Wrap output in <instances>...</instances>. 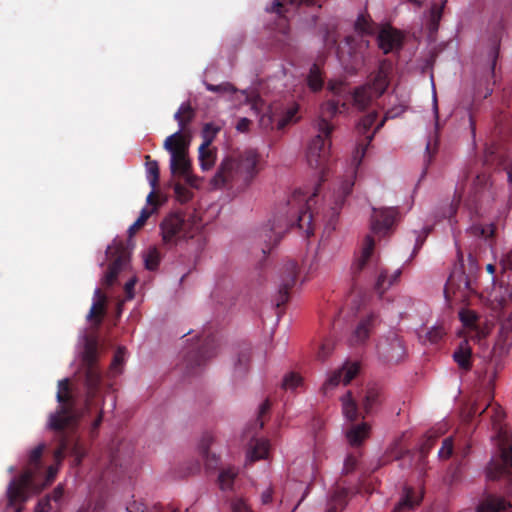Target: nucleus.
<instances>
[{
    "label": "nucleus",
    "instance_id": "25",
    "mask_svg": "<svg viewBox=\"0 0 512 512\" xmlns=\"http://www.w3.org/2000/svg\"><path fill=\"white\" fill-rule=\"evenodd\" d=\"M213 440L214 438L212 434L206 433L202 436L198 447L199 453L205 462L207 470H215L220 462V459L216 454L209 452V447L213 443Z\"/></svg>",
    "mask_w": 512,
    "mask_h": 512
},
{
    "label": "nucleus",
    "instance_id": "64",
    "mask_svg": "<svg viewBox=\"0 0 512 512\" xmlns=\"http://www.w3.org/2000/svg\"><path fill=\"white\" fill-rule=\"evenodd\" d=\"M500 262L504 269L512 271V248L503 253Z\"/></svg>",
    "mask_w": 512,
    "mask_h": 512
},
{
    "label": "nucleus",
    "instance_id": "6",
    "mask_svg": "<svg viewBox=\"0 0 512 512\" xmlns=\"http://www.w3.org/2000/svg\"><path fill=\"white\" fill-rule=\"evenodd\" d=\"M397 115L398 114L394 113L393 111H388L385 114L384 118L377 124V126L375 127L374 132L371 135H368L366 137L367 143L366 144H359L356 147V149H355V151L353 153V156H352L351 167L346 172V175H345L344 179H342L337 184V187H335L333 189L332 196H331L332 199H333V204L331 206V211H332L331 212V217L332 218L338 215L340 209L342 208V206H343V204L345 202L346 197L349 196L350 193L352 192V189H353V186H354V183H355L357 169L361 165V162H362L363 158L365 157L367 147H368L369 143L372 141V139L374 137V134L378 130L381 129V127L384 125L386 119L394 118Z\"/></svg>",
    "mask_w": 512,
    "mask_h": 512
},
{
    "label": "nucleus",
    "instance_id": "33",
    "mask_svg": "<svg viewBox=\"0 0 512 512\" xmlns=\"http://www.w3.org/2000/svg\"><path fill=\"white\" fill-rule=\"evenodd\" d=\"M373 97L376 96L372 92L371 87L367 85L358 87L352 94L353 105L359 110H364L370 104Z\"/></svg>",
    "mask_w": 512,
    "mask_h": 512
},
{
    "label": "nucleus",
    "instance_id": "44",
    "mask_svg": "<svg viewBox=\"0 0 512 512\" xmlns=\"http://www.w3.org/2000/svg\"><path fill=\"white\" fill-rule=\"evenodd\" d=\"M335 30H336L335 23L326 24L325 26L320 27V33L322 35L323 44L328 48L334 47L337 43V39L335 36Z\"/></svg>",
    "mask_w": 512,
    "mask_h": 512
},
{
    "label": "nucleus",
    "instance_id": "37",
    "mask_svg": "<svg viewBox=\"0 0 512 512\" xmlns=\"http://www.w3.org/2000/svg\"><path fill=\"white\" fill-rule=\"evenodd\" d=\"M239 470L236 467L229 466L222 469L218 476L219 487L223 491L231 490L233 488L234 480L236 479Z\"/></svg>",
    "mask_w": 512,
    "mask_h": 512
},
{
    "label": "nucleus",
    "instance_id": "45",
    "mask_svg": "<svg viewBox=\"0 0 512 512\" xmlns=\"http://www.w3.org/2000/svg\"><path fill=\"white\" fill-rule=\"evenodd\" d=\"M499 49H500V40L497 36H495L494 38H492L488 52H487L488 61H489V69H490L491 73H494V71H495L496 61L499 56Z\"/></svg>",
    "mask_w": 512,
    "mask_h": 512
},
{
    "label": "nucleus",
    "instance_id": "12",
    "mask_svg": "<svg viewBox=\"0 0 512 512\" xmlns=\"http://www.w3.org/2000/svg\"><path fill=\"white\" fill-rule=\"evenodd\" d=\"M105 254L106 258L115 257L103 277L104 284L111 286L116 280L118 273L128 264L129 252L122 242L114 240L113 244L107 247Z\"/></svg>",
    "mask_w": 512,
    "mask_h": 512
},
{
    "label": "nucleus",
    "instance_id": "9",
    "mask_svg": "<svg viewBox=\"0 0 512 512\" xmlns=\"http://www.w3.org/2000/svg\"><path fill=\"white\" fill-rule=\"evenodd\" d=\"M355 30L362 35L373 33L371 23L363 15H360L355 21ZM355 41L356 39L353 36H347L345 38V43L349 47V54L352 57L351 65H346L345 69L351 72H355L364 63L362 50L367 49L369 46V41L363 36H360L357 47L354 46Z\"/></svg>",
    "mask_w": 512,
    "mask_h": 512
},
{
    "label": "nucleus",
    "instance_id": "26",
    "mask_svg": "<svg viewBox=\"0 0 512 512\" xmlns=\"http://www.w3.org/2000/svg\"><path fill=\"white\" fill-rule=\"evenodd\" d=\"M459 368L468 371L472 367V348L468 340H462L452 354Z\"/></svg>",
    "mask_w": 512,
    "mask_h": 512
},
{
    "label": "nucleus",
    "instance_id": "4",
    "mask_svg": "<svg viewBox=\"0 0 512 512\" xmlns=\"http://www.w3.org/2000/svg\"><path fill=\"white\" fill-rule=\"evenodd\" d=\"M259 155L253 149H246L227 156L213 178L216 187H225L235 192H242L248 188L259 169Z\"/></svg>",
    "mask_w": 512,
    "mask_h": 512
},
{
    "label": "nucleus",
    "instance_id": "2",
    "mask_svg": "<svg viewBox=\"0 0 512 512\" xmlns=\"http://www.w3.org/2000/svg\"><path fill=\"white\" fill-rule=\"evenodd\" d=\"M318 191L319 186L315 187L311 195L302 189L295 190L286 203L278 208L268 224L261 228L259 236L266 243L268 251L279 243L283 234L290 227L295 225L306 236L309 237L313 234L315 219L312 213V203H314V197Z\"/></svg>",
    "mask_w": 512,
    "mask_h": 512
},
{
    "label": "nucleus",
    "instance_id": "29",
    "mask_svg": "<svg viewBox=\"0 0 512 512\" xmlns=\"http://www.w3.org/2000/svg\"><path fill=\"white\" fill-rule=\"evenodd\" d=\"M269 441L263 438L253 439L251 448L247 452V461L254 462L257 460L265 459L269 453Z\"/></svg>",
    "mask_w": 512,
    "mask_h": 512
},
{
    "label": "nucleus",
    "instance_id": "52",
    "mask_svg": "<svg viewBox=\"0 0 512 512\" xmlns=\"http://www.w3.org/2000/svg\"><path fill=\"white\" fill-rule=\"evenodd\" d=\"M302 384V378L294 373L290 372L286 374L282 381V388L285 390H295L297 387H299Z\"/></svg>",
    "mask_w": 512,
    "mask_h": 512
},
{
    "label": "nucleus",
    "instance_id": "60",
    "mask_svg": "<svg viewBox=\"0 0 512 512\" xmlns=\"http://www.w3.org/2000/svg\"><path fill=\"white\" fill-rule=\"evenodd\" d=\"M347 494L348 491L345 488H337L331 497L333 505L336 507L344 505Z\"/></svg>",
    "mask_w": 512,
    "mask_h": 512
},
{
    "label": "nucleus",
    "instance_id": "36",
    "mask_svg": "<svg viewBox=\"0 0 512 512\" xmlns=\"http://www.w3.org/2000/svg\"><path fill=\"white\" fill-rule=\"evenodd\" d=\"M447 0H441V4H433L428 12L427 26L430 33L437 32L439 28V22L442 18L443 8L446 5Z\"/></svg>",
    "mask_w": 512,
    "mask_h": 512
},
{
    "label": "nucleus",
    "instance_id": "11",
    "mask_svg": "<svg viewBox=\"0 0 512 512\" xmlns=\"http://www.w3.org/2000/svg\"><path fill=\"white\" fill-rule=\"evenodd\" d=\"M494 199L492 184L485 173L477 174L467 191V205L474 206L475 211L479 205L489 203Z\"/></svg>",
    "mask_w": 512,
    "mask_h": 512
},
{
    "label": "nucleus",
    "instance_id": "54",
    "mask_svg": "<svg viewBox=\"0 0 512 512\" xmlns=\"http://www.w3.org/2000/svg\"><path fill=\"white\" fill-rule=\"evenodd\" d=\"M205 87L208 91L214 93H234L236 92L235 87L229 82H223L218 85L205 83Z\"/></svg>",
    "mask_w": 512,
    "mask_h": 512
},
{
    "label": "nucleus",
    "instance_id": "8",
    "mask_svg": "<svg viewBox=\"0 0 512 512\" xmlns=\"http://www.w3.org/2000/svg\"><path fill=\"white\" fill-rule=\"evenodd\" d=\"M162 238L167 245H177L182 240L193 238L199 227L179 213L168 215L161 223Z\"/></svg>",
    "mask_w": 512,
    "mask_h": 512
},
{
    "label": "nucleus",
    "instance_id": "56",
    "mask_svg": "<svg viewBox=\"0 0 512 512\" xmlns=\"http://www.w3.org/2000/svg\"><path fill=\"white\" fill-rule=\"evenodd\" d=\"M453 449H454L453 437L445 438L442 442V446H441L440 450L438 451L439 458L443 459V460L448 459L452 455Z\"/></svg>",
    "mask_w": 512,
    "mask_h": 512
},
{
    "label": "nucleus",
    "instance_id": "27",
    "mask_svg": "<svg viewBox=\"0 0 512 512\" xmlns=\"http://www.w3.org/2000/svg\"><path fill=\"white\" fill-rule=\"evenodd\" d=\"M375 241L371 235H366L361 248L360 257L354 262L352 270L354 274L360 273L367 266L374 251Z\"/></svg>",
    "mask_w": 512,
    "mask_h": 512
},
{
    "label": "nucleus",
    "instance_id": "63",
    "mask_svg": "<svg viewBox=\"0 0 512 512\" xmlns=\"http://www.w3.org/2000/svg\"><path fill=\"white\" fill-rule=\"evenodd\" d=\"M232 512H253L249 505L242 498H237L232 502Z\"/></svg>",
    "mask_w": 512,
    "mask_h": 512
},
{
    "label": "nucleus",
    "instance_id": "1",
    "mask_svg": "<svg viewBox=\"0 0 512 512\" xmlns=\"http://www.w3.org/2000/svg\"><path fill=\"white\" fill-rule=\"evenodd\" d=\"M46 448L45 443H39L30 449L23 463V472L18 478L9 482L6 490L8 507L13 512H20V505L24 503L29 495L38 492L48 485L55 478L58 466L66 455L74 458L75 466L80 465L86 455V449L78 439L65 438L54 452L55 465L44 467L42 455Z\"/></svg>",
    "mask_w": 512,
    "mask_h": 512
},
{
    "label": "nucleus",
    "instance_id": "55",
    "mask_svg": "<svg viewBox=\"0 0 512 512\" xmlns=\"http://www.w3.org/2000/svg\"><path fill=\"white\" fill-rule=\"evenodd\" d=\"M104 302H105V296H103L101 294V291H100L99 288H95V290H94V297H93V303H92L90 311H89V313L87 315V318L88 319L92 318L95 315L96 310L98 308H102L103 307Z\"/></svg>",
    "mask_w": 512,
    "mask_h": 512
},
{
    "label": "nucleus",
    "instance_id": "58",
    "mask_svg": "<svg viewBox=\"0 0 512 512\" xmlns=\"http://www.w3.org/2000/svg\"><path fill=\"white\" fill-rule=\"evenodd\" d=\"M472 230L475 232V234H478L484 238L492 237L495 233V226L494 224L490 223L487 225H474L472 226Z\"/></svg>",
    "mask_w": 512,
    "mask_h": 512
},
{
    "label": "nucleus",
    "instance_id": "17",
    "mask_svg": "<svg viewBox=\"0 0 512 512\" xmlns=\"http://www.w3.org/2000/svg\"><path fill=\"white\" fill-rule=\"evenodd\" d=\"M397 213V209L393 207L381 209L374 208L373 215L371 217L372 233L378 236H385L393 227Z\"/></svg>",
    "mask_w": 512,
    "mask_h": 512
},
{
    "label": "nucleus",
    "instance_id": "47",
    "mask_svg": "<svg viewBox=\"0 0 512 512\" xmlns=\"http://www.w3.org/2000/svg\"><path fill=\"white\" fill-rule=\"evenodd\" d=\"M125 359L126 349L124 347H119L114 354V358L110 366V373L113 375L120 374L122 372V366Z\"/></svg>",
    "mask_w": 512,
    "mask_h": 512
},
{
    "label": "nucleus",
    "instance_id": "34",
    "mask_svg": "<svg viewBox=\"0 0 512 512\" xmlns=\"http://www.w3.org/2000/svg\"><path fill=\"white\" fill-rule=\"evenodd\" d=\"M421 498L422 496L418 495L412 488H405L402 498L392 512H402L406 509H413L420 503Z\"/></svg>",
    "mask_w": 512,
    "mask_h": 512
},
{
    "label": "nucleus",
    "instance_id": "43",
    "mask_svg": "<svg viewBox=\"0 0 512 512\" xmlns=\"http://www.w3.org/2000/svg\"><path fill=\"white\" fill-rule=\"evenodd\" d=\"M221 130V126L210 122L206 123L202 129L201 135L203 138L202 149L204 147H209L211 143L213 142L214 138L216 137L217 133Z\"/></svg>",
    "mask_w": 512,
    "mask_h": 512
},
{
    "label": "nucleus",
    "instance_id": "15",
    "mask_svg": "<svg viewBox=\"0 0 512 512\" xmlns=\"http://www.w3.org/2000/svg\"><path fill=\"white\" fill-rule=\"evenodd\" d=\"M298 275V266L295 261H287L279 270V284L275 296L277 307L284 305L289 299V291L295 285Z\"/></svg>",
    "mask_w": 512,
    "mask_h": 512
},
{
    "label": "nucleus",
    "instance_id": "7",
    "mask_svg": "<svg viewBox=\"0 0 512 512\" xmlns=\"http://www.w3.org/2000/svg\"><path fill=\"white\" fill-rule=\"evenodd\" d=\"M56 399L60 406L55 413L50 414L48 427L55 431H63L72 427L77 421V414L74 411L75 403L69 392L67 378L58 381Z\"/></svg>",
    "mask_w": 512,
    "mask_h": 512
},
{
    "label": "nucleus",
    "instance_id": "22",
    "mask_svg": "<svg viewBox=\"0 0 512 512\" xmlns=\"http://www.w3.org/2000/svg\"><path fill=\"white\" fill-rule=\"evenodd\" d=\"M376 319L377 317L373 313L362 319L349 339L350 344L360 345L364 343L369 338L370 332L375 326Z\"/></svg>",
    "mask_w": 512,
    "mask_h": 512
},
{
    "label": "nucleus",
    "instance_id": "23",
    "mask_svg": "<svg viewBox=\"0 0 512 512\" xmlns=\"http://www.w3.org/2000/svg\"><path fill=\"white\" fill-rule=\"evenodd\" d=\"M297 111L298 107L296 105L287 108L283 115H275L269 111L261 117L260 121L262 125H276L279 129H283L287 124L294 121Z\"/></svg>",
    "mask_w": 512,
    "mask_h": 512
},
{
    "label": "nucleus",
    "instance_id": "13",
    "mask_svg": "<svg viewBox=\"0 0 512 512\" xmlns=\"http://www.w3.org/2000/svg\"><path fill=\"white\" fill-rule=\"evenodd\" d=\"M377 352L384 361L397 363L404 358L406 348L399 335L394 331H390L378 342Z\"/></svg>",
    "mask_w": 512,
    "mask_h": 512
},
{
    "label": "nucleus",
    "instance_id": "10",
    "mask_svg": "<svg viewBox=\"0 0 512 512\" xmlns=\"http://www.w3.org/2000/svg\"><path fill=\"white\" fill-rule=\"evenodd\" d=\"M83 362L85 365V377H86V386H87V394L88 400L95 396L97 393L102 375L97 367V349L93 344H87L85 347V351L83 354ZM89 405V403H87Z\"/></svg>",
    "mask_w": 512,
    "mask_h": 512
},
{
    "label": "nucleus",
    "instance_id": "46",
    "mask_svg": "<svg viewBox=\"0 0 512 512\" xmlns=\"http://www.w3.org/2000/svg\"><path fill=\"white\" fill-rule=\"evenodd\" d=\"M125 359L126 349L124 347H119L114 354V358L110 366V373L113 375L120 374L122 372V366Z\"/></svg>",
    "mask_w": 512,
    "mask_h": 512
},
{
    "label": "nucleus",
    "instance_id": "51",
    "mask_svg": "<svg viewBox=\"0 0 512 512\" xmlns=\"http://www.w3.org/2000/svg\"><path fill=\"white\" fill-rule=\"evenodd\" d=\"M175 198L180 203H187L193 196L192 191L181 183H175L173 186Z\"/></svg>",
    "mask_w": 512,
    "mask_h": 512
},
{
    "label": "nucleus",
    "instance_id": "5",
    "mask_svg": "<svg viewBox=\"0 0 512 512\" xmlns=\"http://www.w3.org/2000/svg\"><path fill=\"white\" fill-rule=\"evenodd\" d=\"M347 110V105H341L338 100L330 99L320 106L318 117L312 122L316 135L310 140L306 158L310 167L323 168L328 160L331 148V135L334 125L330 119Z\"/></svg>",
    "mask_w": 512,
    "mask_h": 512
},
{
    "label": "nucleus",
    "instance_id": "21",
    "mask_svg": "<svg viewBox=\"0 0 512 512\" xmlns=\"http://www.w3.org/2000/svg\"><path fill=\"white\" fill-rule=\"evenodd\" d=\"M218 346V339L216 335L209 334L205 336L202 346L194 354L193 359L188 360L189 365L191 367L203 365L207 360L216 356Z\"/></svg>",
    "mask_w": 512,
    "mask_h": 512
},
{
    "label": "nucleus",
    "instance_id": "24",
    "mask_svg": "<svg viewBox=\"0 0 512 512\" xmlns=\"http://www.w3.org/2000/svg\"><path fill=\"white\" fill-rule=\"evenodd\" d=\"M476 512H512V505L501 496L489 495L480 503Z\"/></svg>",
    "mask_w": 512,
    "mask_h": 512
},
{
    "label": "nucleus",
    "instance_id": "16",
    "mask_svg": "<svg viewBox=\"0 0 512 512\" xmlns=\"http://www.w3.org/2000/svg\"><path fill=\"white\" fill-rule=\"evenodd\" d=\"M471 279L461 267H455L444 288L446 298L453 294L458 300L466 299L473 292Z\"/></svg>",
    "mask_w": 512,
    "mask_h": 512
},
{
    "label": "nucleus",
    "instance_id": "39",
    "mask_svg": "<svg viewBox=\"0 0 512 512\" xmlns=\"http://www.w3.org/2000/svg\"><path fill=\"white\" fill-rule=\"evenodd\" d=\"M402 271L401 269H397L393 272V274L388 278L386 271H381L377 277V281L375 284V289L383 294L386 289H388L391 285L398 281L400 278Z\"/></svg>",
    "mask_w": 512,
    "mask_h": 512
},
{
    "label": "nucleus",
    "instance_id": "14",
    "mask_svg": "<svg viewBox=\"0 0 512 512\" xmlns=\"http://www.w3.org/2000/svg\"><path fill=\"white\" fill-rule=\"evenodd\" d=\"M170 154L169 167L172 174H179L190 181L191 162L187 155V145L185 141L177 140L175 144H170V148H164Z\"/></svg>",
    "mask_w": 512,
    "mask_h": 512
},
{
    "label": "nucleus",
    "instance_id": "18",
    "mask_svg": "<svg viewBox=\"0 0 512 512\" xmlns=\"http://www.w3.org/2000/svg\"><path fill=\"white\" fill-rule=\"evenodd\" d=\"M360 366L357 362H347L344 366L334 371L322 385L323 394H327L340 383L347 385L358 374Z\"/></svg>",
    "mask_w": 512,
    "mask_h": 512
},
{
    "label": "nucleus",
    "instance_id": "62",
    "mask_svg": "<svg viewBox=\"0 0 512 512\" xmlns=\"http://www.w3.org/2000/svg\"><path fill=\"white\" fill-rule=\"evenodd\" d=\"M445 331L442 327H432L427 332V338L431 343H437L444 336Z\"/></svg>",
    "mask_w": 512,
    "mask_h": 512
},
{
    "label": "nucleus",
    "instance_id": "61",
    "mask_svg": "<svg viewBox=\"0 0 512 512\" xmlns=\"http://www.w3.org/2000/svg\"><path fill=\"white\" fill-rule=\"evenodd\" d=\"M508 351H509V348L506 345H501V344L497 343L496 346L494 347L492 361L495 362V369L493 372V379L496 376L497 370L501 368V365L498 362H496V354L499 353V355L502 356V355H506L508 353Z\"/></svg>",
    "mask_w": 512,
    "mask_h": 512
},
{
    "label": "nucleus",
    "instance_id": "30",
    "mask_svg": "<svg viewBox=\"0 0 512 512\" xmlns=\"http://www.w3.org/2000/svg\"><path fill=\"white\" fill-rule=\"evenodd\" d=\"M370 426L367 423H361L351 426L346 431V438L350 445L358 446L368 437Z\"/></svg>",
    "mask_w": 512,
    "mask_h": 512
},
{
    "label": "nucleus",
    "instance_id": "50",
    "mask_svg": "<svg viewBox=\"0 0 512 512\" xmlns=\"http://www.w3.org/2000/svg\"><path fill=\"white\" fill-rule=\"evenodd\" d=\"M146 178L150 186L154 189L159 181V167L157 161H148L146 163Z\"/></svg>",
    "mask_w": 512,
    "mask_h": 512
},
{
    "label": "nucleus",
    "instance_id": "28",
    "mask_svg": "<svg viewBox=\"0 0 512 512\" xmlns=\"http://www.w3.org/2000/svg\"><path fill=\"white\" fill-rule=\"evenodd\" d=\"M302 3L313 5L315 0H274L271 7L266 8V11L274 12L278 16L286 18L290 11Z\"/></svg>",
    "mask_w": 512,
    "mask_h": 512
},
{
    "label": "nucleus",
    "instance_id": "42",
    "mask_svg": "<svg viewBox=\"0 0 512 512\" xmlns=\"http://www.w3.org/2000/svg\"><path fill=\"white\" fill-rule=\"evenodd\" d=\"M198 152H199V163H200V167L203 171H208L210 170L214 164H215V161H216V153L213 149L209 147H204V149H202V145H200L199 149H198Z\"/></svg>",
    "mask_w": 512,
    "mask_h": 512
},
{
    "label": "nucleus",
    "instance_id": "31",
    "mask_svg": "<svg viewBox=\"0 0 512 512\" xmlns=\"http://www.w3.org/2000/svg\"><path fill=\"white\" fill-rule=\"evenodd\" d=\"M381 403V390L376 385H370L365 391L363 398V408L366 414H370Z\"/></svg>",
    "mask_w": 512,
    "mask_h": 512
},
{
    "label": "nucleus",
    "instance_id": "53",
    "mask_svg": "<svg viewBox=\"0 0 512 512\" xmlns=\"http://www.w3.org/2000/svg\"><path fill=\"white\" fill-rule=\"evenodd\" d=\"M377 117L378 113L375 111L364 116L357 126L359 133L365 134L374 125Z\"/></svg>",
    "mask_w": 512,
    "mask_h": 512
},
{
    "label": "nucleus",
    "instance_id": "48",
    "mask_svg": "<svg viewBox=\"0 0 512 512\" xmlns=\"http://www.w3.org/2000/svg\"><path fill=\"white\" fill-rule=\"evenodd\" d=\"M118 465H121L119 463V456H118V450L115 452L111 448L109 452V464L105 468V470L102 472L101 479L103 481H108L111 479V473L118 467Z\"/></svg>",
    "mask_w": 512,
    "mask_h": 512
},
{
    "label": "nucleus",
    "instance_id": "49",
    "mask_svg": "<svg viewBox=\"0 0 512 512\" xmlns=\"http://www.w3.org/2000/svg\"><path fill=\"white\" fill-rule=\"evenodd\" d=\"M160 263L159 252L156 248L151 247L144 253V264L146 269L155 270Z\"/></svg>",
    "mask_w": 512,
    "mask_h": 512
},
{
    "label": "nucleus",
    "instance_id": "3",
    "mask_svg": "<svg viewBox=\"0 0 512 512\" xmlns=\"http://www.w3.org/2000/svg\"><path fill=\"white\" fill-rule=\"evenodd\" d=\"M485 413L490 418V440L495 446L493 458L487 468V476L492 480L503 479L512 494V446L511 434L504 423L505 413L499 405L487 404L480 410L477 405L470 409V416Z\"/></svg>",
    "mask_w": 512,
    "mask_h": 512
},
{
    "label": "nucleus",
    "instance_id": "19",
    "mask_svg": "<svg viewBox=\"0 0 512 512\" xmlns=\"http://www.w3.org/2000/svg\"><path fill=\"white\" fill-rule=\"evenodd\" d=\"M195 117V111L189 102H183L174 114V120L178 123L179 129L168 136L164 141V148H170V144H175L177 140L184 141L183 131L186 126L192 122Z\"/></svg>",
    "mask_w": 512,
    "mask_h": 512
},
{
    "label": "nucleus",
    "instance_id": "35",
    "mask_svg": "<svg viewBox=\"0 0 512 512\" xmlns=\"http://www.w3.org/2000/svg\"><path fill=\"white\" fill-rule=\"evenodd\" d=\"M342 413L346 420L355 421L358 417V407L352 397L351 391H347L345 395L341 397Z\"/></svg>",
    "mask_w": 512,
    "mask_h": 512
},
{
    "label": "nucleus",
    "instance_id": "57",
    "mask_svg": "<svg viewBox=\"0 0 512 512\" xmlns=\"http://www.w3.org/2000/svg\"><path fill=\"white\" fill-rule=\"evenodd\" d=\"M151 213H152L151 210H148L147 208H143L141 210L140 215L137 218V220L129 227V229H128L129 234L132 235L136 229L143 226L145 224V222L147 221V219L150 217Z\"/></svg>",
    "mask_w": 512,
    "mask_h": 512
},
{
    "label": "nucleus",
    "instance_id": "59",
    "mask_svg": "<svg viewBox=\"0 0 512 512\" xmlns=\"http://www.w3.org/2000/svg\"><path fill=\"white\" fill-rule=\"evenodd\" d=\"M461 478V464L452 466L447 473V476L445 478V481L452 485L456 482H458Z\"/></svg>",
    "mask_w": 512,
    "mask_h": 512
},
{
    "label": "nucleus",
    "instance_id": "32",
    "mask_svg": "<svg viewBox=\"0 0 512 512\" xmlns=\"http://www.w3.org/2000/svg\"><path fill=\"white\" fill-rule=\"evenodd\" d=\"M389 85L388 71L385 69L383 65H381L376 72L371 83L367 84V86L371 87L372 92L375 96H381L387 89Z\"/></svg>",
    "mask_w": 512,
    "mask_h": 512
},
{
    "label": "nucleus",
    "instance_id": "40",
    "mask_svg": "<svg viewBox=\"0 0 512 512\" xmlns=\"http://www.w3.org/2000/svg\"><path fill=\"white\" fill-rule=\"evenodd\" d=\"M251 359V350L248 347H245L241 350L236 360L234 361V373L237 375H242L246 373L249 369Z\"/></svg>",
    "mask_w": 512,
    "mask_h": 512
},
{
    "label": "nucleus",
    "instance_id": "41",
    "mask_svg": "<svg viewBox=\"0 0 512 512\" xmlns=\"http://www.w3.org/2000/svg\"><path fill=\"white\" fill-rule=\"evenodd\" d=\"M459 317L465 327L470 328L473 331H475V334H476L475 336L478 338V340L485 337V335H486L485 331L479 330L477 328V325H476L477 316L474 312L469 311V310L461 311L459 313Z\"/></svg>",
    "mask_w": 512,
    "mask_h": 512
},
{
    "label": "nucleus",
    "instance_id": "20",
    "mask_svg": "<svg viewBox=\"0 0 512 512\" xmlns=\"http://www.w3.org/2000/svg\"><path fill=\"white\" fill-rule=\"evenodd\" d=\"M378 46L388 54L395 50H400L403 42V35L397 29L390 26L382 28L377 36Z\"/></svg>",
    "mask_w": 512,
    "mask_h": 512
},
{
    "label": "nucleus",
    "instance_id": "38",
    "mask_svg": "<svg viewBox=\"0 0 512 512\" xmlns=\"http://www.w3.org/2000/svg\"><path fill=\"white\" fill-rule=\"evenodd\" d=\"M324 84V78L322 75L321 68L318 63H314L309 70L308 76H307V85L308 87L314 91L317 92L322 89Z\"/></svg>",
    "mask_w": 512,
    "mask_h": 512
}]
</instances>
